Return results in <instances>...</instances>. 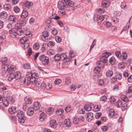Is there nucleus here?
Returning a JSON list of instances; mask_svg holds the SVG:
<instances>
[{
    "label": "nucleus",
    "mask_w": 132,
    "mask_h": 132,
    "mask_svg": "<svg viewBox=\"0 0 132 132\" xmlns=\"http://www.w3.org/2000/svg\"><path fill=\"white\" fill-rule=\"evenodd\" d=\"M29 76L28 75H26V77L23 78V79L22 81V83L27 85H29L30 82H31L34 85L36 82V79L30 76L29 77Z\"/></svg>",
    "instance_id": "f257e3e1"
},
{
    "label": "nucleus",
    "mask_w": 132,
    "mask_h": 132,
    "mask_svg": "<svg viewBox=\"0 0 132 132\" xmlns=\"http://www.w3.org/2000/svg\"><path fill=\"white\" fill-rule=\"evenodd\" d=\"M21 74L20 72L16 71L14 73H11L9 77L8 78V80L9 81H11L14 79L18 80L21 78Z\"/></svg>",
    "instance_id": "f03ea898"
},
{
    "label": "nucleus",
    "mask_w": 132,
    "mask_h": 132,
    "mask_svg": "<svg viewBox=\"0 0 132 132\" xmlns=\"http://www.w3.org/2000/svg\"><path fill=\"white\" fill-rule=\"evenodd\" d=\"M38 59L40 62L44 65H47L49 62L48 57L45 54L40 56Z\"/></svg>",
    "instance_id": "7ed1b4c3"
},
{
    "label": "nucleus",
    "mask_w": 132,
    "mask_h": 132,
    "mask_svg": "<svg viewBox=\"0 0 132 132\" xmlns=\"http://www.w3.org/2000/svg\"><path fill=\"white\" fill-rule=\"evenodd\" d=\"M20 43L23 44L24 48H27L29 45V42L27 37H24L20 38Z\"/></svg>",
    "instance_id": "20e7f679"
},
{
    "label": "nucleus",
    "mask_w": 132,
    "mask_h": 132,
    "mask_svg": "<svg viewBox=\"0 0 132 132\" xmlns=\"http://www.w3.org/2000/svg\"><path fill=\"white\" fill-rule=\"evenodd\" d=\"M63 2H64L65 4V6L68 8H70V10L73 9V7L74 5V2L71 0H63Z\"/></svg>",
    "instance_id": "39448f33"
},
{
    "label": "nucleus",
    "mask_w": 132,
    "mask_h": 132,
    "mask_svg": "<svg viewBox=\"0 0 132 132\" xmlns=\"http://www.w3.org/2000/svg\"><path fill=\"white\" fill-rule=\"evenodd\" d=\"M57 7L60 10H63L64 9L68 11L70 10V8H68L65 5L64 3V2H63V0H62L61 2H58Z\"/></svg>",
    "instance_id": "423d86ee"
},
{
    "label": "nucleus",
    "mask_w": 132,
    "mask_h": 132,
    "mask_svg": "<svg viewBox=\"0 0 132 132\" xmlns=\"http://www.w3.org/2000/svg\"><path fill=\"white\" fill-rule=\"evenodd\" d=\"M109 116L110 118H112L114 116L116 118L118 116L117 113L115 111L114 109H110L109 111Z\"/></svg>",
    "instance_id": "0eeeda50"
},
{
    "label": "nucleus",
    "mask_w": 132,
    "mask_h": 132,
    "mask_svg": "<svg viewBox=\"0 0 132 132\" xmlns=\"http://www.w3.org/2000/svg\"><path fill=\"white\" fill-rule=\"evenodd\" d=\"M17 35L20 36L22 35L24 33L23 29L20 26H16Z\"/></svg>",
    "instance_id": "6e6552de"
},
{
    "label": "nucleus",
    "mask_w": 132,
    "mask_h": 132,
    "mask_svg": "<svg viewBox=\"0 0 132 132\" xmlns=\"http://www.w3.org/2000/svg\"><path fill=\"white\" fill-rule=\"evenodd\" d=\"M16 29V27L15 26L14 28H12L9 31L11 36L13 37H15L17 36Z\"/></svg>",
    "instance_id": "1a4fd4ad"
},
{
    "label": "nucleus",
    "mask_w": 132,
    "mask_h": 132,
    "mask_svg": "<svg viewBox=\"0 0 132 132\" xmlns=\"http://www.w3.org/2000/svg\"><path fill=\"white\" fill-rule=\"evenodd\" d=\"M49 35V33L47 31H44L42 33V38L43 40L47 42L48 41V37Z\"/></svg>",
    "instance_id": "9d476101"
},
{
    "label": "nucleus",
    "mask_w": 132,
    "mask_h": 132,
    "mask_svg": "<svg viewBox=\"0 0 132 132\" xmlns=\"http://www.w3.org/2000/svg\"><path fill=\"white\" fill-rule=\"evenodd\" d=\"M19 16L18 15H10L9 17V20L11 23H15L16 21L18 18Z\"/></svg>",
    "instance_id": "9b49d317"
},
{
    "label": "nucleus",
    "mask_w": 132,
    "mask_h": 132,
    "mask_svg": "<svg viewBox=\"0 0 132 132\" xmlns=\"http://www.w3.org/2000/svg\"><path fill=\"white\" fill-rule=\"evenodd\" d=\"M26 75L29 76V77L30 76L34 78H35L36 79L37 78H38L39 77V75L36 72H35L34 73H31L30 72H29L27 73L26 74Z\"/></svg>",
    "instance_id": "f8f14e48"
},
{
    "label": "nucleus",
    "mask_w": 132,
    "mask_h": 132,
    "mask_svg": "<svg viewBox=\"0 0 132 132\" xmlns=\"http://www.w3.org/2000/svg\"><path fill=\"white\" fill-rule=\"evenodd\" d=\"M34 109L32 107H29L27 111V114L29 116H32L34 114Z\"/></svg>",
    "instance_id": "ddd939ff"
},
{
    "label": "nucleus",
    "mask_w": 132,
    "mask_h": 132,
    "mask_svg": "<svg viewBox=\"0 0 132 132\" xmlns=\"http://www.w3.org/2000/svg\"><path fill=\"white\" fill-rule=\"evenodd\" d=\"M86 120L88 121H90L93 119V115L92 113L88 112L86 114Z\"/></svg>",
    "instance_id": "4468645a"
},
{
    "label": "nucleus",
    "mask_w": 132,
    "mask_h": 132,
    "mask_svg": "<svg viewBox=\"0 0 132 132\" xmlns=\"http://www.w3.org/2000/svg\"><path fill=\"white\" fill-rule=\"evenodd\" d=\"M0 100V102L1 103V105L5 106H7L9 103L8 100Z\"/></svg>",
    "instance_id": "2eb2a0df"
},
{
    "label": "nucleus",
    "mask_w": 132,
    "mask_h": 132,
    "mask_svg": "<svg viewBox=\"0 0 132 132\" xmlns=\"http://www.w3.org/2000/svg\"><path fill=\"white\" fill-rule=\"evenodd\" d=\"M16 111V108L15 106L11 107L8 109V112L10 114H14Z\"/></svg>",
    "instance_id": "dca6fc26"
},
{
    "label": "nucleus",
    "mask_w": 132,
    "mask_h": 132,
    "mask_svg": "<svg viewBox=\"0 0 132 132\" xmlns=\"http://www.w3.org/2000/svg\"><path fill=\"white\" fill-rule=\"evenodd\" d=\"M7 16V13L5 11H3L0 13V18L3 20L6 19Z\"/></svg>",
    "instance_id": "f3484780"
},
{
    "label": "nucleus",
    "mask_w": 132,
    "mask_h": 132,
    "mask_svg": "<svg viewBox=\"0 0 132 132\" xmlns=\"http://www.w3.org/2000/svg\"><path fill=\"white\" fill-rule=\"evenodd\" d=\"M40 106V103L39 102H35L33 104V108L35 110H38L39 109Z\"/></svg>",
    "instance_id": "a211bd4d"
},
{
    "label": "nucleus",
    "mask_w": 132,
    "mask_h": 132,
    "mask_svg": "<svg viewBox=\"0 0 132 132\" xmlns=\"http://www.w3.org/2000/svg\"><path fill=\"white\" fill-rule=\"evenodd\" d=\"M28 14L27 11L26 10H23L21 14V16L22 18H26L28 16Z\"/></svg>",
    "instance_id": "6ab92c4d"
},
{
    "label": "nucleus",
    "mask_w": 132,
    "mask_h": 132,
    "mask_svg": "<svg viewBox=\"0 0 132 132\" xmlns=\"http://www.w3.org/2000/svg\"><path fill=\"white\" fill-rule=\"evenodd\" d=\"M50 125L53 128H55L57 124L56 121L54 120H52L50 121Z\"/></svg>",
    "instance_id": "aec40b11"
},
{
    "label": "nucleus",
    "mask_w": 132,
    "mask_h": 132,
    "mask_svg": "<svg viewBox=\"0 0 132 132\" xmlns=\"http://www.w3.org/2000/svg\"><path fill=\"white\" fill-rule=\"evenodd\" d=\"M115 76L117 79L120 80L122 78V74L119 72H116L115 73Z\"/></svg>",
    "instance_id": "412c9836"
},
{
    "label": "nucleus",
    "mask_w": 132,
    "mask_h": 132,
    "mask_svg": "<svg viewBox=\"0 0 132 132\" xmlns=\"http://www.w3.org/2000/svg\"><path fill=\"white\" fill-rule=\"evenodd\" d=\"M64 122L65 124L67 127H70L71 125L70 120L69 119H65Z\"/></svg>",
    "instance_id": "4be33fe9"
},
{
    "label": "nucleus",
    "mask_w": 132,
    "mask_h": 132,
    "mask_svg": "<svg viewBox=\"0 0 132 132\" xmlns=\"http://www.w3.org/2000/svg\"><path fill=\"white\" fill-rule=\"evenodd\" d=\"M26 119V118L24 116L18 118V121L20 123H23Z\"/></svg>",
    "instance_id": "5701e85b"
},
{
    "label": "nucleus",
    "mask_w": 132,
    "mask_h": 132,
    "mask_svg": "<svg viewBox=\"0 0 132 132\" xmlns=\"http://www.w3.org/2000/svg\"><path fill=\"white\" fill-rule=\"evenodd\" d=\"M8 66L7 65H3L2 66V70L3 72H6L9 71Z\"/></svg>",
    "instance_id": "b1692460"
},
{
    "label": "nucleus",
    "mask_w": 132,
    "mask_h": 132,
    "mask_svg": "<svg viewBox=\"0 0 132 132\" xmlns=\"http://www.w3.org/2000/svg\"><path fill=\"white\" fill-rule=\"evenodd\" d=\"M104 63L100 61H97L96 62V64L97 67H98L101 69L104 67Z\"/></svg>",
    "instance_id": "393cba45"
},
{
    "label": "nucleus",
    "mask_w": 132,
    "mask_h": 132,
    "mask_svg": "<svg viewBox=\"0 0 132 132\" xmlns=\"http://www.w3.org/2000/svg\"><path fill=\"white\" fill-rule=\"evenodd\" d=\"M113 74V72L111 70H108L106 72V75L107 77H110L112 76Z\"/></svg>",
    "instance_id": "a878e982"
},
{
    "label": "nucleus",
    "mask_w": 132,
    "mask_h": 132,
    "mask_svg": "<svg viewBox=\"0 0 132 132\" xmlns=\"http://www.w3.org/2000/svg\"><path fill=\"white\" fill-rule=\"evenodd\" d=\"M61 57L59 54H56L54 57V60L55 61L58 62L61 60Z\"/></svg>",
    "instance_id": "bb28decb"
},
{
    "label": "nucleus",
    "mask_w": 132,
    "mask_h": 132,
    "mask_svg": "<svg viewBox=\"0 0 132 132\" xmlns=\"http://www.w3.org/2000/svg\"><path fill=\"white\" fill-rule=\"evenodd\" d=\"M46 115L45 113L43 112L41 113L40 115L39 118V120L40 121H43L44 119L46 118Z\"/></svg>",
    "instance_id": "cd10ccee"
},
{
    "label": "nucleus",
    "mask_w": 132,
    "mask_h": 132,
    "mask_svg": "<svg viewBox=\"0 0 132 132\" xmlns=\"http://www.w3.org/2000/svg\"><path fill=\"white\" fill-rule=\"evenodd\" d=\"M26 5L27 7L28 8H30L32 5L33 3L32 2L30 1H27L25 2Z\"/></svg>",
    "instance_id": "c85d7f7f"
},
{
    "label": "nucleus",
    "mask_w": 132,
    "mask_h": 132,
    "mask_svg": "<svg viewBox=\"0 0 132 132\" xmlns=\"http://www.w3.org/2000/svg\"><path fill=\"white\" fill-rule=\"evenodd\" d=\"M16 113V116L18 118L24 116L23 112L21 110H18Z\"/></svg>",
    "instance_id": "c756f323"
},
{
    "label": "nucleus",
    "mask_w": 132,
    "mask_h": 132,
    "mask_svg": "<svg viewBox=\"0 0 132 132\" xmlns=\"http://www.w3.org/2000/svg\"><path fill=\"white\" fill-rule=\"evenodd\" d=\"M15 70V68L13 66H10L9 68V71L8 72L10 73H14V72Z\"/></svg>",
    "instance_id": "7c9ffc66"
},
{
    "label": "nucleus",
    "mask_w": 132,
    "mask_h": 132,
    "mask_svg": "<svg viewBox=\"0 0 132 132\" xmlns=\"http://www.w3.org/2000/svg\"><path fill=\"white\" fill-rule=\"evenodd\" d=\"M23 67L24 69H30L31 66L30 64L29 63H26L23 65Z\"/></svg>",
    "instance_id": "2f4dec72"
},
{
    "label": "nucleus",
    "mask_w": 132,
    "mask_h": 132,
    "mask_svg": "<svg viewBox=\"0 0 132 132\" xmlns=\"http://www.w3.org/2000/svg\"><path fill=\"white\" fill-rule=\"evenodd\" d=\"M85 109L87 111H89L92 109V108L90 105L88 104H86L84 106Z\"/></svg>",
    "instance_id": "473e14b6"
},
{
    "label": "nucleus",
    "mask_w": 132,
    "mask_h": 132,
    "mask_svg": "<svg viewBox=\"0 0 132 132\" xmlns=\"http://www.w3.org/2000/svg\"><path fill=\"white\" fill-rule=\"evenodd\" d=\"M25 34L28 37H31L32 36V34L29 29H26L24 31Z\"/></svg>",
    "instance_id": "72a5a7b5"
},
{
    "label": "nucleus",
    "mask_w": 132,
    "mask_h": 132,
    "mask_svg": "<svg viewBox=\"0 0 132 132\" xmlns=\"http://www.w3.org/2000/svg\"><path fill=\"white\" fill-rule=\"evenodd\" d=\"M111 54V53L106 52L103 53L102 55L101 56L107 58Z\"/></svg>",
    "instance_id": "f704fd0d"
},
{
    "label": "nucleus",
    "mask_w": 132,
    "mask_h": 132,
    "mask_svg": "<svg viewBox=\"0 0 132 132\" xmlns=\"http://www.w3.org/2000/svg\"><path fill=\"white\" fill-rule=\"evenodd\" d=\"M111 54V53L106 52L103 53L102 55L101 56L107 58Z\"/></svg>",
    "instance_id": "c9c22d12"
},
{
    "label": "nucleus",
    "mask_w": 132,
    "mask_h": 132,
    "mask_svg": "<svg viewBox=\"0 0 132 132\" xmlns=\"http://www.w3.org/2000/svg\"><path fill=\"white\" fill-rule=\"evenodd\" d=\"M109 61L111 64H114L116 63V60L113 57H111L109 60Z\"/></svg>",
    "instance_id": "e433bc0d"
},
{
    "label": "nucleus",
    "mask_w": 132,
    "mask_h": 132,
    "mask_svg": "<svg viewBox=\"0 0 132 132\" xmlns=\"http://www.w3.org/2000/svg\"><path fill=\"white\" fill-rule=\"evenodd\" d=\"M101 106L98 105H96L94 107L93 110L95 111H98L100 110L101 108Z\"/></svg>",
    "instance_id": "4c0bfd02"
},
{
    "label": "nucleus",
    "mask_w": 132,
    "mask_h": 132,
    "mask_svg": "<svg viewBox=\"0 0 132 132\" xmlns=\"http://www.w3.org/2000/svg\"><path fill=\"white\" fill-rule=\"evenodd\" d=\"M104 25L107 28H109L111 25V22L108 21H105L104 22Z\"/></svg>",
    "instance_id": "58836bf2"
},
{
    "label": "nucleus",
    "mask_w": 132,
    "mask_h": 132,
    "mask_svg": "<svg viewBox=\"0 0 132 132\" xmlns=\"http://www.w3.org/2000/svg\"><path fill=\"white\" fill-rule=\"evenodd\" d=\"M55 45V43L52 41H50L48 42L47 45L48 47H52Z\"/></svg>",
    "instance_id": "ea45409f"
},
{
    "label": "nucleus",
    "mask_w": 132,
    "mask_h": 132,
    "mask_svg": "<svg viewBox=\"0 0 132 132\" xmlns=\"http://www.w3.org/2000/svg\"><path fill=\"white\" fill-rule=\"evenodd\" d=\"M4 9L6 11H7L11 8V6L7 4H5L3 6Z\"/></svg>",
    "instance_id": "a19ab883"
},
{
    "label": "nucleus",
    "mask_w": 132,
    "mask_h": 132,
    "mask_svg": "<svg viewBox=\"0 0 132 132\" xmlns=\"http://www.w3.org/2000/svg\"><path fill=\"white\" fill-rule=\"evenodd\" d=\"M47 53L49 55H53L55 54V52L53 49H50L47 51Z\"/></svg>",
    "instance_id": "79ce46f5"
},
{
    "label": "nucleus",
    "mask_w": 132,
    "mask_h": 132,
    "mask_svg": "<svg viewBox=\"0 0 132 132\" xmlns=\"http://www.w3.org/2000/svg\"><path fill=\"white\" fill-rule=\"evenodd\" d=\"M100 61L104 63L108 61L107 58L105 57V58L101 56L100 57Z\"/></svg>",
    "instance_id": "37998d69"
},
{
    "label": "nucleus",
    "mask_w": 132,
    "mask_h": 132,
    "mask_svg": "<svg viewBox=\"0 0 132 132\" xmlns=\"http://www.w3.org/2000/svg\"><path fill=\"white\" fill-rule=\"evenodd\" d=\"M8 2H11V3L14 5L17 4L19 1V0H6Z\"/></svg>",
    "instance_id": "c03bdc74"
},
{
    "label": "nucleus",
    "mask_w": 132,
    "mask_h": 132,
    "mask_svg": "<svg viewBox=\"0 0 132 132\" xmlns=\"http://www.w3.org/2000/svg\"><path fill=\"white\" fill-rule=\"evenodd\" d=\"M101 69L98 67H95L94 69V71L95 73H99L101 71Z\"/></svg>",
    "instance_id": "a18cd8bd"
},
{
    "label": "nucleus",
    "mask_w": 132,
    "mask_h": 132,
    "mask_svg": "<svg viewBox=\"0 0 132 132\" xmlns=\"http://www.w3.org/2000/svg\"><path fill=\"white\" fill-rule=\"evenodd\" d=\"M97 19L98 21H99L100 22L102 21L103 20H104L103 15H98L97 17Z\"/></svg>",
    "instance_id": "49530a36"
},
{
    "label": "nucleus",
    "mask_w": 132,
    "mask_h": 132,
    "mask_svg": "<svg viewBox=\"0 0 132 132\" xmlns=\"http://www.w3.org/2000/svg\"><path fill=\"white\" fill-rule=\"evenodd\" d=\"M63 112V110L62 109H60L56 111V113L58 115H60Z\"/></svg>",
    "instance_id": "de8ad7c7"
},
{
    "label": "nucleus",
    "mask_w": 132,
    "mask_h": 132,
    "mask_svg": "<svg viewBox=\"0 0 132 132\" xmlns=\"http://www.w3.org/2000/svg\"><path fill=\"white\" fill-rule=\"evenodd\" d=\"M116 106L117 107H120L122 104V103L121 101L120 100H118V101L116 103Z\"/></svg>",
    "instance_id": "09e8293b"
},
{
    "label": "nucleus",
    "mask_w": 132,
    "mask_h": 132,
    "mask_svg": "<svg viewBox=\"0 0 132 132\" xmlns=\"http://www.w3.org/2000/svg\"><path fill=\"white\" fill-rule=\"evenodd\" d=\"M46 84L45 82H42L41 84H39V86L41 87L42 89H44L46 88Z\"/></svg>",
    "instance_id": "8fccbe9b"
},
{
    "label": "nucleus",
    "mask_w": 132,
    "mask_h": 132,
    "mask_svg": "<svg viewBox=\"0 0 132 132\" xmlns=\"http://www.w3.org/2000/svg\"><path fill=\"white\" fill-rule=\"evenodd\" d=\"M75 54L74 52L72 50L70 51L69 56L71 58H73L75 56Z\"/></svg>",
    "instance_id": "3c124183"
},
{
    "label": "nucleus",
    "mask_w": 132,
    "mask_h": 132,
    "mask_svg": "<svg viewBox=\"0 0 132 132\" xmlns=\"http://www.w3.org/2000/svg\"><path fill=\"white\" fill-rule=\"evenodd\" d=\"M73 122L74 123L77 124L79 123V120L78 117H75L73 120Z\"/></svg>",
    "instance_id": "603ef678"
},
{
    "label": "nucleus",
    "mask_w": 132,
    "mask_h": 132,
    "mask_svg": "<svg viewBox=\"0 0 132 132\" xmlns=\"http://www.w3.org/2000/svg\"><path fill=\"white\" fill-rule=\"evenodd\" d=\"M115 54L116 57L118 58H120L121 57V55L120 52L119 51H116Z\"/></svg>",
    "instance_id": "864d4df0"
},
{
    "label": "nucleus",
    "mask_w": 132,
    "mask_h": 132,
    "mask_svg": "<svg viewBox=\"0 0 132 132\" xmlns=\"http://www.w3.org/2000/svg\"><path fill=\"white\" fill-rule=\"evenodd\" d=\"M19 24L21 26H24L26 24V21L24 20H22L20 21Z\"/></svg>",
    "instance_id": "5fc2aeb1"
},
{
    "label": "nucleus",
    "mask_w": 132,
    "mask_h": 132,
    "mask_svg": "<svg viewBox=\"0 0 132 132\" xmlns=\"http://www.w3.org/2000/svg\"><path fill=\"white\" fill-rule=\"evenodd\" d=\"M108 128V126H103L101 127V129L103 131H106Z\"/></svg>",
    "instance_id": "6e6d98bb"
},
{
    "label": "nucleus",
    "mask_w": 132,
    "mask_h": 132,
    "mask_svg": "<svg viewBox=\"0 0 132 132\" xmlns=\"http://www.w3.org/2000/svg\"><path fill=\"white\" fill-rule=\"evenodd\" d=\"M105 11V10L103 9L99 8L97 10V12L99 13H102L104 12Z\"/></svg>",
    "instance_id": "4d7b16f0"
},
{
    "label": "nucleus",
    "mask_w": 132,
    "mask_h": 132,
    "mask_svg": "<svg viewBox=\"0 0 132 132\" xmlns=\"http://www.w3.org/2000/svg\"><path fill=\"white\" fill-rule=\"evenodd\" d=\"M55 39L56 42L58 43H60L61 41V38L59 36H56Z\"/></svg>",
    "instance_id": "13d9d810"
},
{
    "label": "nucleus",
    "mask_w": 132,
    "mask_h": 132,
    "mask_svg": "<svg viewBox=\"0 0 132 132\" xmlns=\"http://www.w3.org/2000/svg\"><path fill=\"white\" fill-rule=\"evenodd\" d=\"M122 58L123 59H127V56L126 52L124 51L122 52Z\"/></svg>",
    "instance_id": "bf43d9fd"
},
{
    "label": "nucleus",
    "mask_w": 132,
    "mask_h": 132,
    "mask_svg": "<svg viewBox=\"0 0 132 132\" xmlns=\"http://www.w3.org/2000/svg\"><path fill=\"white\" fill-rule=\"evenodd\" d=\"M7 58L6 57H4L2 58L1 60V61L3 64H5L7 62Z\"/></svg>",
    "instance_id": "052dcab7"
},
{
    "label": "nucleus",
    "mask_w": 132,
    "mask_h": 132,
    "mask_svg": "<svg viewBox=\"0 0 132 132\" xmlns=\"http://www.w3.org/2000/svg\"><path fill=\"white\" fill-rule=\"evenodd\" d=\"M60 56L61 57V60H65L67 56L65 53H62L60 55Z\"/></svg>",
    "instance_id": "680f3d73"
},
{
    "label": "nucleus",
    "mask_w": 132,
    "mask_h": 132,
    "mask_svg": "<svg viewBox=\"0 0 132 132\" xmlns=\"http://www.w3.org/2000/svg\"><path fill=\"white\" fill-rule=\"evenodd\" d=\"M52 86L51 84H50L49 83H47L46 84V88L48 90H50L52 88Z\"/></svg>",
    "instance_id": "e2e57ef3"
},
{
    "label": "nucleus",
    "mask_w": 132,
    "mask_h": 132,
    "mask_svg": "<svg viewBox=\"0 0 132 132\" xmlns=\"http://www.w3.org/2000/svg\"><path fill=\"white\" fill-rule=\"evenodd\" d=\"M62 82L61 80L60 79H56L54 81V83L56 85H58Z\"/></svg>",
    "instance_id": "0e129e2a"
},
{
    "label": "nucleus",
    "mask_w": 132,
    "mask_h": 132,
    "mask_svg": "<svg viewBox=\"0 0 132 132\" xmlns=\"http://www.w3.org/2000/svg\"><path fill=\"white\" fill-rule=\"evenodd\" d=\"M14 11L16 13L20 11V9L17 6H15L13 9Z\"/></svg>",
    "instance_id": "69168bd1"
},
{
    "label": "nucleus",
    "mask_w": 132,
    "mask_h": 132,
    "mask_svg": "<svg viewBox=\"0 0 132 132\" xmlns=\"http://www.w3.org/2000/svg\"><path fill=\"white\" fill-rule=\"evenodd\" d=\"M97 82L98 84L100 86H102L104 84L103 80L102 79H100Z\"/></svg>",
    "instance_id": "338daca9"
},
{
    "label": "nucleus",
    "mask_w": 132,
    "mask_h": 132,
    "mask_svg": "<svg viewBox=\"0 0 132 132\" xmlns=\"http://www.w3.org/2000/svg\"><path fill=\"white\" fill-rule=\"evenodd\" d=\"M109 2V1L103 0L102 2V4L104 6H105Z\"/></svg>",
    "instance_id": "774afa93"
}]
</instances>
